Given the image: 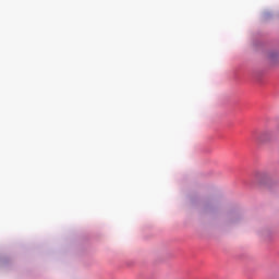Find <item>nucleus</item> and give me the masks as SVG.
<instances>
[{"label":"nucleus","mask_w":279,"mask_h":279,"mask_svg":"<svg viewBox=\"0 0 279 279\" xmlns=\"http://www.w3.org/2000/svg\"><path fill=\"white\" fill-rule=\"evenodd\" d=\"M271 141H274V131L271 130L263 131L256 137L258 145H266V143H271Z\"/></svg>","instance_id":"f257e3e1"}]
</instances>
